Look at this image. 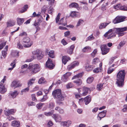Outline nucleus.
Wrapping results in <instances>:
<instances>
[{
    "instance_id": "nucleus-1",
    "label": "nucleus",
    "mask_w": 127,
    "mask_h": 127,
    "mask_svg": "<svg viewBox=\"0 0 127 127\" xmlns=\"http://www.w3.org/2000/svg\"><path fill=\"white\" fill-rule=\"evenodd\" d=\"M125 75V71L124 70H121L117 73L116 82V84L117 86L122 87L124 86Z\"/></svg>"
},
{
    "instance_id": "nucleus-2",
    "label": "nucleus",
    "mask_w": 127,
    "mask_h": 127,
    "mask_svg": "<svg viewBox=\"0 0 127 127\" xmlns=\"http://www.w3.org/2000/svg\"><path fill=\"white\" fill-rule=\"evenodd\" d=\"M52 95L54 98L57 99L56 102L59 105L63 104L62 101L64 100V97L61 93V90H56L52 92Z\"/></svg>"
},
{
    "instance_id": "nucleus-3",
    "label": "nucleus",
    "mask_w": 127,
    "mask_h": 127,
    "mask_svg": "<svg viewBox=\"0 0 127 127\" xmlns=\"http://www.w3.org/2000/svg\"><path fill=\"white\" fill-rule=\"evenodd\" d=\"M112 29V32L107 37V39H111L116 36L115 33L117 34L120 32H124L127 30V27H125L123 28H114Z\"/></svg>"
},
{
    "instance_id": "nucleus-4",
    "label": "nucleus",
    "mask_w": 127,
    "mask_h": 127,
    "mask_svg": "<svg viewBox=\"0 0 127 127\" xmlns=\"http://www.w3.org/2000/svg\"><path fill=\"white\" fill-rule=\"evenodd\" d=\"M28 68L30 69L32 74L38 72L40 70V66L38 64H35L32 65L31 63L29 64Z\"/></svg>"
},
{
    "instance_id": "nucleus-5",
    "label": "nucleus",
    "mask_w": 127,
    "mask_h": 127,
    "mask_svg": "<svg viewBox=\"0 0 127 127\" xmlns=\"http://www.w3.org/2000/svg\"><path fill=\"white\" fill-rule=\"evenodd\" d=\"M33 53V55L36 57L38 60H40L42 59L44 55L43 52L39 50H37L34 51Z\"/></svg>"
},
{
    "instance_id": "nucleus-6",
    "label": "nucleus",
    "mask_w": 127,
    "mask_h": 127,
    "mask_svg": "<svg viewBox=\"0 0 127 127\" xmlns=\"http://www.w3.org/2000/svg\"><path fill=\"white\" fill-rule=\"evenodd\" d=\"M23 42L25 43L24 46L26 47H30L33 44V42L31 41L30 39L28 37H26L23 38Z\"/></svg>"
},
{
    "instance_id": "nucleus-7",
    "label": "nucleus",
    "mask_w": 127,
    "mask_h": 127,
    "mask_svg": "<svg viewBox=\"0 0 127 127\" xmlns=\"http://www.w3.org/2000/svg\"><path fill=\"white\" fill-rule=\"evenodd\" d=\"M100 48L102 52V54L103 55H105L107 54L109 51V48H107V45L106 44L101 45Z\"/></svg>"
},
{
    "instance_id": "nucleus-8",
    "label": "nucleus",
    "mask_w": 127,
    "mask_h": 127,
    "mask_svg": "<svg viewBox=\"0 0 127 127\" xmlns=\"http://www.w3.org/2000/svg\"><path fill=\"white\" fill-rule=\"evenodd\" d=\"M126 17L125 16H118L113 21L114 24L118 23L124 21Z\"/></svg>"
},
{
    "instance_id": "nucleus-9",
    "label": "nucleus",
    "mask_w": 127,
    "mask_h": 127,
    "mask_svg": "<svg viewBox=\"0 0 127 127\" xmlns=\"http://www.w3.org/2000/svg\"><path fill=\"white\" fill-rule=\"evenodd\" d=\"M45 65L46 67L50 69H53L55 66V65L52 63V60L49 58H48V60L46 63Z\"/></svg>"
},
{
    "instance_id": "nucleus-10",
    "label": "nucleus",
    "mask_w": 127,
    "mask_h": 127,
    "mask_svg": "<svg viewBox=\"0 0 127 127\" xmlns=\"http://www.w3.org/2000/svg\"><path fill=\"white\" fill-rule=\"evenodd\" d=\"M79 64V63L78 61H74L68 66L67 69L69 70H70L74 68L75 66L78 65Z\"/></svg>"
},
{
    "instance_id": "nucleus-11",
    "label": "nucleus",
    "mask_w": 127,
    "mask_h": 127,
    "mask_svg": "<svg viewBox=\"0 0 127 127\" xmlns=\"http://www.w3.org/2000/svg\"><path fill=\"white\" fill-rule=\"evenodd\" d=\"M107 111L104 110L99 113L98 115L97 118L98 120L100 121L102 118L105 117Z\"/></svg>"
},
{
    "instance_id": "nucleus-12",
    "label": "nucleus",
    "mask_w": 127,
    "mask_h": 127,
    "mask_svg": "<svg viewBox=\"0 0 127 127\" xmlns=\"http://www.w3.org/2000/svg\"><path fill=\"white\" fill-rule=\"evenodd\" d=\"M16 110L14 109H7L4 111V114L7 116H8L11 114L14 113L16 112Z\"/></svg>"
},
{
    "instance_id": "nucleus-13",
    "label": "nucleus",
    "mask_w": 127,
    "mask_h": 127,
    "mask_svg": "<svg viewBox=\"0 0 127 127\" xmlns=\"http://www.w3.org/2000/svg\"><path fill=\"white\" fill-rule=\"evenodd\" d=\"M52 117L55 120L56 122H60L62 120L61 116L58 114H54Z\"/></svg>"
},
{
    "instance_id": "nucleus-14",
    "label": "nucleus",
    "mask_w": 127,
    "mask_h": 127,
    "mask_svg": "<svg viewBox=\"0 0 127 127\" xmlns=\"http://www.w3.org/2000/svg\"><path fill=\"white\" fill-rule=\"evenodd\" d=\"M90 90V88L85 87H83V93L82 94H81V95H82L83 96H85L87 95L89 91Z\"/></svg>"
},
{
    "instance_id": "nucleus-15",
    "label": "nucleus",
    "mask_w": 127,
    "mask_h": 127,
    "mask_svg": "<svg viewBox=\"0 0 127 127\" xmlns=\"http://www.w3.org/2000/svg\"><path fill=\"white\" fill-rule=\"evenodd\" d=\"M91 101V96L90 95L87 96L84 98V101L85 105H87Z\"/></svg>"
},
{
    "instance_id": "nucleus-16",
    "label": "nucleus",
    "mask_w": 127,
    "mask_h": 127,
    "mask_svg": "<svg viewBox=\"0 0 127 127\" xmlns=\"http://www.w3.org/2000/svg\"><path fill=\"white\" fill-rule=\"evenodd\" d=\"M0 93L3 94L6 91V89L5 88L4 85L2 83L0 84Z\"/></svg>"
},
{
    "instance_id": "nucleus-17",
    "label": "nucleus",
    "mask_w": 127,
    "mask_h": 127,
    "mask_svg": "<svg viewBox=\"0 0 127 127\" xmlns=\"http://www.w3.org/2000/svg\"><path fill=\"white\" fill-rule=\"evenodd\" d=\"M70 58L67 56H65L62 57V61L63 63L65 64L67 62L70 60Z\"/></svg>"
},
{
    "instance_id": "nucleus-18",
    "label": "nucleus",
    "mask_w": 127,
    "mask_h": 127,
    "mask_svg": "<svg viewBox=\"0 0 127 127\" xmlns=\"http://www.w3.org/2000/svg\"><path fill=\"white\" fill-rule=\"evenodd\" d=\"M6 24L7 27H9L14 25L15 24V22L13 21L10 20L7 22Z\"/></svg>"
},
{
    "instance_id": "nucleus-19",
    "label": "nucleus",
    "mask_w": 127,
    "mask_h": 127,
    "mask_svg": "<svg viewBox=\"0 0 127 127\" xmlns=\"http://www.w3.org/2000/svg\"><path fill=\"white\" fill-rule=\"evenodd\" d=\"M74 48L75 46L74 45H71L70 48L67 51V53L70 55L72 54Z\"/></svg>"
},
{
    "instance_id": "nucleus-20",
    "label": "nucleus",
    "mask_w": 127,
    "mask_h": 127,
    "mask_svg": "<svg viewBox=\"0 0 127 127\" xmlns=\"http://www.w3.org/2000/svg\"><path fill=\"white\" fill-rule=\"evenodd\" d=\"M43 18L42 17H40L37 20V22H35L33 24V25L35 26H39L40 23L42 22L43 20Z\"/></svg>"
},
{
    "instance_id": "nucleus-21",
    "label": "nucleus",
    "mask_w": 127,
    "mask_h": 127,
    "mask_svg": "<svg viewBox=\"0 0 127 127\" xmlns=\"http://www.w3.org/2000/svg\"><path fill=\"white\" fill-rule=\"evenodd\" d=\"M11 125L14 127H19L20 126V124L19 122L14 121H12L11 123Z\"/></svg>"
},
{
    "instance_id": "nucleus-22",
    "label": "nucleus",
    "mask_w": 127,
    "mask_h": 127,
    "mask_svg": "<svg viewBox=\"0 0 127 127\" xmlns=\"http://www.w3.org/2000/svg\"><path fill=\"white\" fill-rule=\"evenodd\" d=\"M55 109L58 111L59 113L61 114H63L64 112V109L59 106L56 107Z\"/></svg>"
},
{
    "instance_id": "nucleus-23",
    "label": "nucleus",
    "mask_w": 127,
    "mask_h": 127,
    "mask_svg": "<svg viewBox=\"0 0 127 127\" xmlns=\"http://www.w3.org/2000/svg\"><path fill=\"white\" fill-rule=\"evenodd\" d=\"M25 19L18 18L17 19L18 24L20 25L22 24L24 21Z\"/></svg>"
},
{
    "instance_id": "nucleus-24",
    "label": "nucleus",
    "mask_w": 127,
    "mask_h": 127,
    "mask_svg": "<svg viewBox=\"0 0 127 127\" xmlns=\"http://www.w3.org/2000/svg\"><path fill=\"white\" fill-rule=\"evenodd\" d=\"M93 66L89 65L88 64H86L85 68L86 70L89 71L93 70Z\"/></svg>"
},
{
    "instance_id": "nucleus-25",
    "label": "nucleus",
    "mask_w": 127,
    "mask_h": 127,
    "mask_svg": "<svg viewBox=\"0 0 127 127\" xmlns=\"http://www.w3.org/2000/svg\"><path fill=\"white\" fill-rule=\"evenodd\" d=\"M18 94V93L16 90L14 92H12L9 94V95H10L11 97L13 98H15Z\"/></svg>"
},
{
    "instance_id": "nucleus-26",
    "label": "nucleus",
    "mask_w": 127,
    "mask_h": 127,
    "mask_svg": "<svg viewBox=\"0 0 127 127\" xmlns=\"http://www.w3.org/2000/svg\"><path fill=\"white\" fill-rule=\"evenodd\" d=\"M64 17L61 18L59 21V22L58 23L59 25H61L63 26H65L67 25V21H65V22H64Z\"/></svg>"
},
{
    "instance_id": "nucleus-27",
    "label": "nucleus",
    "mask_w": 127,
    "mask_h": 127,
    "mask_svg": "<svg viewBox=\"0 0 127 127\" xmlns=\"http://www.w3.org/2000/svg\"><path fill=\"white\" fill-rule=\"evenodd\" d=\"M79 15V13L76 11L72 12L70 14V16L72 17L78 16Z\"/></svg>"
},
{
    "instance_id": "nucleus-28",
    "label": "nucleus",
    "mask_w": 127,
    "mask_h": 127,
    "mask_svg": "<svg viewBox=\"0 0 127 127\" xmlns=\"http://www.w3.org/2000/svg\"><path fill=\"white\" fill-rule=\"evenodd\" d=\"M28 8V6L27 4L24 5L21 9V10L20 11L21 13H22L26 11L27 9Z\"/></svg>"
},
{
    "instance_id": "nucleus-29",
    "label": "nucleus",
    "mask_w": 127,
    "mask_h": 127,
    "mask_svg": "<svg viewBox=\"0 0 127 127\" xmlns=\"http://www.w3.org/2000/svg\"><path fill=\"white\" fill-rule=\"evenodd\" d=\"M17 84L18 83L17 81H14L12 83L11 85V86L12 87H14V88L18 87L20 86L19 85V84Z\"/></svg>"
},
{
    "instance_id": "nucleus-30",
    "label": "nucleus",
    "mask_w": 127,
    "mask_h": 127,
    "mask_svg": "<svg viewBox=\"0 0 127 127\" xmlns=\"http://www.w3.org/2000/svg\"><path fill=\"white\" fill-rule=\"evenodd\" d=\"M68 73H66L64 74L62 77L61 80L64 82H65L67 81L68 79L67 74Z\"/></svg>"
},
{
    "instance_id": "nucleus-31",
    "label": "nucleus",
    "mask_w": 127,
    "mask_h": 127,
    "mask_svg": "<svg viewBox=\"0 0 127 127\" xmlns=\"http://www.w3.org/2000/svg\"><path fill=\"white\" fill-rule=\"evenodd\" d=\"M35 79L32 78L28 81V87H30L33 84Z\"/></svg>"
},
{
    "instance_id": "nucleus-32",
    "label": "nucleus",
    "mask_w": 127,
    "mask_h": 127,
    "mask_svg": "<svg viewBox=\"0 0 127 127\" xmlns=\"http://www.w3.org/2000/svg\"><path fill=\"white\" fill-rule=\"evenodd\" d=\"M109 24V23H103L101 24L100 25L99 28V29H102L103 28H105V27Z\"/></svg>"
},
{
    "instance_id": "nucleus-33",
    "label": "nucleus",
    "mask_w": 127,
    "mask_h": 127,
    "mask_svg": "<svg viewBox=\"0 0 127 127\" xmlns=\"http://www.w3.org/2000/svg\"><path fill=\"white\" fill-rule=\"evenodd\" d=\"M78 6V4L75 2H73L71 3L69 5V7L70 8H77Z\"/></svg>"
},
{
    "instance_id": "nucleus-34",
    "label": "nucleus",
    "mask_w": 127,
    "mask_h": 127,
    "mask_svg": "<svg viewBox=\"0 0 127 127\" xmlns=\"http://www.w3.org/2000/svg\"><path fill=\"white\" fill-rule=\"evenodd\" d=\"M117 58L118 57L117 56L111 57L109 60L108 64L109 65L113 63L115 59Z\"/></svg>"
},
{
    "instance_id": "nucleus-35",
    "label": "nucleus",
    "mask_w": 127,
    "mask_h": 127,
    "mask_svg": "<svg viewBox=\"0 0 127 127\" xmlns=\"http://www.w3.org/2000/svg\"><path fill=\"white\" fill-rule=\"evenodd\" d=\"M83 74L82 73H80L78 74L77 75L74 76L72 78V79H76L81 78Z\"/></svg>"
},
{
    "instance_id": "nucleus-36",
    "label": "nucleus",
    "mask_w": 127,
    "mask_h": 127,
    "mask_svg": "<svg viewBox=\"0 0 127 127\" xmlns=\"http://www.w3.org/2000/svg\"><path fill=\"white\" fill-rule=\"evenodd\" d=\"M111 32H112V29H110L108 32H106L104 35V36L105 38H107V39L108 37L109 36H110V34H109V35H108Z\"/></svg>"
},
{
    "instance_id": "nucleus-37",
    "label": "nucleus",
    "mask_w": 127,
    "mask_h": 127,
    "mask_svg": "<svg viewBox=\"0 0 127 127\" xmlns=\"http://www.w3.org/2000/svg\"><path fill=\"white\" fill-rule=\"evenodd\" d=\"M49 56L51 58H53L54 57V52L53 50L50 51L48 53Z\"/></svg>"
},
{
    "instance_id": "nucleus-38",
    "label": "nucleus",
    "mask_w": 127,
    "mask_h": 127,
    "mask_svg": "<svg viewBox=\"0 0 127 127\" xmlns=\"http://www.w3.org/2000/svg\"><path fill=\"white\" fill-rule=\"evenodd\" d=\"M55 106V104L54 101H50L49 103V107L51 109H53Z\"/></svg>"
},
{
    "instance_id": "nucleus-39",
    "label": "nucleus",
    "mask_w": 127,
    "mask_h": 127,
    "mask_svg": "<svg viewBox=\"0 0 127 127\" xmlns=\"http://www.w3.org/2000/svg\"><path fill=\"white\" fill-rule=\"evenodd\" d=\"M73 82L74 83H75L76 84L78 85H81L82 83V80L80 79H78L76 80H75Z\"/></svg>"
},
{
    "instance_id": "nucleus-40",
    "label": "nucleus",
    "mask_w": 127,
    "mask_h": 127,
    "mask_svg": "<svg viewBox=\"0 0 127 127\" xmlns=\"http://www.w3.org/2000/svg\"><path fill=\"white\" fill-rule=\"evenodd\" d=\"M125 41H121L119 44V46H118L117 48L118 49H120L123 46V45H124L125 44Z\"/></svg>"
},
{
    "instance_id": "nucleus-41",
    "label": "nucleus",
    "mask_w": 127,
    "mask_h": 127,
    "mask_svg": "<svg viewBox=\"0 0 127 127\" xmlns=\"http://www.w3.org/2000/svg\"><path fill=\"white\" fill-rule=\"evenodd\" d=\"M48 97L47 95H43V98L40 100L41 102H43L46 100L48 98Z\"/></svg>"
},
{
    "instance_id": "nucleus-42",
    "label": "nucleus",
    "mask_w": 127,
    "mask_h": 127,
    "mask_svg": "<svg viewBox=\"0 0 127 127\" xmlns=\"http://www.w3.org/2000/svg\"><path fill=\"white\" fill-rule=\"evenodd\" d=\"M91 49L90 47L87 46L85 47L82 50V51L84 52H86L88 50H90Z\"/></svg>"
},
{
    "instance_id": "nucleus-43",
    "label": "nucleus",
    "mask_w": 127,
    "mask_h": 127,
    "mask_svg": "<svg viewBox=\"0 0 127 127\" xmlns=\"http://www.w3.org/2000/svg\"><path fill=\"white\" fill-rule=\"evenodd\" d=\"M45 82V79L43 77L41 78L39 80L38 83L39 84L44 83Z\"/></svg>"
},
{
    "instance_id": "nucleus-44",
    "label": "nucleus",
    "mask_w": 127,
    "mask_h": 127,
    "mask_svg": "<svg viewBox=\"0 0 127 127\" xmlns=\"http://www.w3.org/2000/svg\"><path fill=\"white\" fill-rule=\"evenodd\" d=\"M94 80V78L93 77H90L88 78L87 79V83L90 84Z\"/></svg>"
},
{
    "instance_id": "nucleus-45",
    "label": "nucleus",
    "mask_w": 127,
    "mask_h": 127,
    "mask_svg": "<svg viewBox=\"0 0 127 127\" xmlns=\"http://www.w3.org/2000/svg\"><path fill=\"white\" fill-rule=\"evenodd\" d=\"M120 9L124 11H127V7L125 5L121 6L120 7Z\"/></svg>"
},
{
    "instance_id": "nucleus-46",
    "label": "nucleus",
    "mask_w": 127,
    "mask_h": 127,
    "mask_svg": "<svg viewBox=\"0 0 127 127\" xmlns=\"http://www.w3.org/2000/svg\"><path fill=\"white\" fill-rule=\"evenodd\" d=\"M121 5V4H117L116 5L114 6V8L115 9L117 10L120 9Z\"/></svg>"
},
{
    "instance_id": "nucleus-47",
    "label": "nucleus",
    "mask_w": 127,
    "mask_h": 127,
    "mask_svg": "<svg viewBox=\"0 0 127 127\" xmlns=\"http://www.w3.org/2000/svg\"><path fill=\"white\" fill-rule=\"evenodd\" d=\"M95 37L93 36V34L90 35L88 37L87 39V40H91L95 39Z\"/></svg>"
},
{
    "instance_id": "nucleus-48",
    "label": "nucleus",
    "mask_w": 127,
    "mask_h": 127,
    "mask_svg": "<svg viewBox=\"0 0 127 127\" xmlns=\"http://www.w3.org/2000/svg\"><path fill=\"white\" fill-rule=\"evenodd\" d=\"M32 100L33 101H37V99L35 97V95L34 94H32L31 95Z\"/></svg>"
},
{
    "instance_id": "nucleus-49",
    "label": "nucleus",
    "mask_w": 127,
    "mask_h": 127,
    "mask_svg": "<svg viewBox=\"0 0 127 127\" xmlns=\"http://www.w3.org/2000/svg\"><path fill=\"white\" fill-rule=\"evenodd\" d=\"M97 52V50L96 49H95L91 54L92 56L93 57H94L95 55L96 54Z\"/></svg>"
},
{
    "instance_id": "nucleus-50",
    "label": "nucleus",
    "mask_w": 127,
    "mask_h": 127,
    "mask_svg": "<svg viewBox=\"0 0 127 127\" xmlns=\"http://www.w3.org/2000/svg\"><path fill=\"white\" fill-rule=\"evenodd\" d=\"M114 69L111 68L109 67L108 69V73L110 74L114 70Z\"/></svg>"
},
{
    "instance_id": "nucleus-51",
    "label": "nucleus",
    "mask_w": 127,
    "mask_h": 127,
    "mask_svg": "<svg viewBox=\"0 0 127 127\" xmlns=\"http://www.w3.org/2000/svg\"><path fill=\"white\" fill-rule=\"evenodd\" d=\"M103 86V84H102L97 85V89L98 90H100L102 88Z\"/></svg>"
},
{
    "instance_id": "nucleus-52",
    "label": "nucleus",
    "mask_w": 127,
    "mask_h": 127,
    "mask_svg": "<svg viewBox=\"0 0 127 127\" xmlns=\"http://www.w3.org/2000/svg\"><path fill=\"white\" fill-rule=\"evenodd\" d=\"M17 47L20 49H22L23 48V46L20 43V41L17 43Z\"/></svg>"
},
{
    "instance_id": "nucleus-53",
    "label": "nucleus",
    "mask_w": 127,
    "mask_h": 127,
    "mask_svg": "<svg viewBox=\"0 0 127 127\" xmlns=\"http://www.w3.org/2000/svg\"><path fill=\"white\" fill-rule=\"evenodd\" d=\"M43 104V103H40L37 104L36 105V106L38 109H40L42 108Z\"/></svg>"
},
{
    "instance_id": "nucleus-54",
    "label": "nucleus",
    "mask_w": 127,
    "mask_h": 127,
    "mask_svg": "<svg viewBox=\"0 0 127 127\" xmlns=\"http://www.w3.org/2000/svg\"><path fill=\"white\" fill-rule=\"evenodd\" d=\"M61 14L59 13L58 14L57 17L56 18V22L57 23L59 21L60 16L61 15Z\"/></svg>"
},
{
    "instance_id": "nucleus-55",
    "label": "nucleus",
    "mask_w": 127,
    "mask_h": 127,
    "mask_svg": "<svg viewBox=\"0 0 127 127\" xmlns=\"http://www.w3.org/2000/svg\"><path fill=\"white\" fill-rule=\"evenodd\" d=\"M48 6L47 5L44 6L42 8V11L44 13L46 11L47 8Z\"/></svg>"
},
{
    "instance_id": "nucleus-56",
    "label": "nucleus",
    "mask_w": 127,
    "mask_h": 127,
    "mask_svg": "<svg viewBox=\"0 0 127 127\" xmlns=\"http://www.w3.org/2000/svg\"><path fill=\"white\" fill-rule=\"evenodd\" d=\"M44 114L46 116H49L52 115L53 113L50 112H45L44 113Z\"/></svg>"
},
{
    "instance_id": "nucleus-57",
    "label": "nucleus",
    "mask_w": 127,
    "mask_h": 127,
    "mask_svg": "<svg viewBox=\"0 0 127 127\" xmlns=\"http://www.w3.org/2000/svg\"><path fill=\"white\" fill-rule=\"evenodd\" d=\"M29 87H28H28L22 90L21 91V93H22L23 92H28L29 90Z\"/></svg>"
},
{
    "instance_id": "nucleus-58",
    "label": "nucleus",
    "mask_w": 127,
    "mask_h": 127,
    "mask_svg": "<svg viewBox=\"0 0 127 127\" xmlns=\"http://www.w3.org/2000/svg\"><path fill=\"white\" fill-rule=\"evenodd\" d=\"M99 68H96L93 70V72L94 73H97L99 72L100 71H101Z\"/></svg>"
},
{
    "instance_id": "nucleus-59",
    "label": "nucleus",
    "mask_w": 127,
    "mask_h": 127,
    "mask_svg": "<svg viewBox=\"0 0 127 127\" xmlns=\"http://www.w3.org/2000/svg\"><path fill=\"white\" fill-rule=\"evenodd\" d=\"M6 52L7 51H2V55L4 58H5L6 57V55L7 54Z\"/></svg>"
},
{
    "instance_id": "nucleus-60",
    "label": "nucleus",
    "mask_w": 127,
    "mask_h": 127,
    "mask_svg": "<svg viewBox=\"0 0 127 127\" xmlns=\"http://www.w3.org/2000/svg\"><path fill=\"white\" fill-rule=\"evenodd\" d=\"M12 54L14 56H18L19 55V52H17L16 51H15L12 52Z\"/></svg>"
},
{
    "instance_id": "nucleus-61",
    "label": "nucleus",
    "mask_w": 127,
    "mask_h": 127,
    "mask_svg": "<svg viewBox=\"0 0 127 127\" xmlns=\"http://www.w3.org/2000/svg\"><path fill=\"white\" fill-rule=\"evenodd\" d=\"M70 34V32L69 31H67L64 33V35L65 36H68Z\"/></svg>"
},
{
    "instance_id": "nucleus-62",
    "label": "nucleus",
    "mask_w": 127,
    "mask_h": 127,
    "mask_svg": "<svg viewBox=\"0 0 127 127\" xmlns=\"http://www.w3.org/2000/svg\"><path fill=\"white\" fill-rule=\"evenodd\" d=\"M83 22V21L81 19H80L79 20L78 22L77 23V26H79L81 24H82Z\"/></svg>"
},
{
    "instance_id": "nucleus-63",
    "label": "nucleus",
    "mask_w": 127,
    "mask_h": 127,
    "mask_svg": "<svg viewBox=\"0 0 127 127\" xmlns=\"http://www.w3.org/2000/svg\"><path fill=\"white\" fill-rule=\"evenodd\" d=\"M28 106H30L32 105H36V104L34 102L32 101L31 102L28 103Z\"/></svg>"
},
{
    "instance_id": "nucleus-64",
    "label": "nucleus",
    "mask_w": 127,
    "mask_h": 127,
    "mask_svg": "<svg viewBox=\"0 0 127 127\" xmlns=\"http://www.w3.org/2000/svg\"><path fill=\"white\" fill-rule=\"evenodd\" d=\"M101 10L103 11H104L106 9V7L105 5L104 4H103L101 6Z\"/></svg>"
}]
</instances>
